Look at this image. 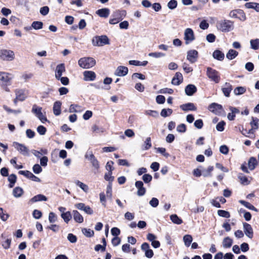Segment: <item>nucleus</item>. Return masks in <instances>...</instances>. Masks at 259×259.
Listing matches in <instances>:
<instances>
[{
    "instance_id": "nucleus-1",
    "label": "nucleus",
    "mask_w": 259,
    "mask_h": 259,
    "mask_svg": "<svg viewBox=\"0 0 259 259\" xmlns=\"http://www.w3.org/2000/svg\"><path fill=\"white\" fill-rule=\"evenodd\" d=\"M216 27L222 32H228L234 29V23L228 20H221L217 22Z\"/></svg>"
},
{
    "instance_id": "nucleus-2",
    "label": "nucleus",
    "mask_w": 259,
    "mask_h": 259,
    "mask_svg": "<svg viewBox=\"0 0 259 259\" xmlns=\"http://www.w3.org/2000/svg\"><path fill=\"white\" fill-rule=\"evenodd\" d=\"M13 78V75L10 73L0 71V81L3 83L4 89L6 92H9V89L7 87V85L11 84V80Z\"/></svg>"
},
{
    "instance_id": "nucleus-3",
    "label": "nucleus",
    "mask_w": 259,
    "mask_h": 259,
    "mask_svg": "<svg viewBox=\"0 0 259 259\" xmlns=\"http://www.w3.org/2000/svg\"><path fill=\"white\" fill-rule=\"evenodd\" d=\"M78 65L82 68L89 69L93 67L96 64L95 60L92 57H83L78 61Z\"/></svg>"
},
{
    "instance_id": "nucleus-4",
    "label": "nucleus",
    "mask_w": 259,
    "mask_h": 259,
    "mask_svg": "<svg viewBox=\"0 0 259 259\" xmlns=\"http://www.w3.org/2000/svg\"><path fill=\"white\" fill-rule=\"evenodd\" d=\"M84 157L85 159H87L91 162L92 167H94L95 170V172H98L100 168V163L93 154L92 151H87L85 154Z\"/></svg>"
},
{
    "instance_id": "nucleus-5",
    "label": "nucleus",
    "mask_w": 259,
    "mask_h": 259,
    "mask_svg": "<svg viewBox=\"0 0 259 259\" xmlns=\"http://www.w3.org/2000/svg\"><path fill=\"white\" fill-rule=\"evenodd\" d=\"M15 59V53L9 49L0 50V59L5 61H12Z\"/></svg>"
},
{
    "instance_id": "nucleus-6",
    "label": "nucleus",
    "mask_w": 259,
    "mask_h": 259,
    "mask_svg": "<svg viewBox=\"0 0 259 259\" xmlns=\"http://www.w3.org/2000/svg\"><path fill=\"white\" fill-rule=\"evenodd\" d=\"M32 112L40 120L42 123L47 121V118L45 114L42 112V108L34 104L32 108Z\"/></svg>"
},
{
    "instance_id": "nucleus-7",
    "label": "nucleus",
    "mask_w": 259,
    "mask_h": 259,
    "mask_svg": "<svg viewBox=\"0 0 259 259\" xmlns=\"http://www.w3.org/2000/svg\"><path fill=\"white\" fill-rule=\"evenodd\" d=\"M109 44V39L106 35L95 36L92 39V44L94 46H103Z\"/></svg>"
},
{
    "instance_id": "nucleus-8",
    "label": "nucleus",
    "mask_w": 259,
    "mask_h": 259,
    "mask_svg": "<svg viewBox=\"0 0 259 259\" xmlns=\"http://www.w3.org/2000/svg\"><path fill=\"white\" fill-rule=\"evenodd\" d=\"M206 75L211 80L215 83H218L220 80L219 72L210 67L207 68Z\"/></svg>"
},
{
    "instance_id": "nucleus-9",
    "label": "nucleus",
    "mask_w": 259,
    "mask_h": 259,
    "mask_svg": "<svg viewBox=\"0 0 259 259\" xmlns=\"http://www.w3.org/2000/svg\"><path fill=\"white\" fill-rule=\"evenodd\" d=\"M195 39L193 30L190 28H186L184 31V39L185 44L188 45L192 42Z\"/></svg>"
},
{
    "instance_id": "nucleus-10",
    "label": "nucleus",
    "mask_w": 259,
    "mask_h": 259,
    "mask_svg": "<svg viewBox=\"0 0 259 259\" xmlns=\"http://www.w3.org/2000/svg\"><path fill=\"white\" fill-rule=\"evenodd\" d=\"M12 146L21 154L24 156L29 155V149L22 144H20L17 142H14L12 144Z\"/></svg>"
},
{
    "instance_id": "nucleus-11",
    "label": "nucleus",
    "mask_w": 259,
    "mask_h": 259,
    "mask_svg": "<svg viewBox=\"0 0 259 259\" xmlns=\"http://www.w3.org/2000/svg\"><path fill=\"white\" fill-rule=\"evenodd\" d=\"M229 16L231 18H237L241 21H244L246 20V16L244 12L240 9L231 11L230 12Z\"/></svg>"
},
{
    "instance_id": "nucleus-12",
    "label": "nucleus",
    "mask_w": 259,
    "mask_h": 259,
    "mask_svg": "<svg viewBox=\"0 0 259 259\" xmlns=\"http://www.w3.org/2000/svg\"><path fill=\"white\" fill-rule=\"evenodd\" d=\"M141 249L145 252V255L147 258H151L154 255L153 250L150 249L149 244L146 242L143 243L141 245Z\"/></svg>"
},
{
    "instance_id": "nucleus-13",
    "label": "nucleus",
    "mask_w": 259,
    "mask_h": 259,
    "mask_svg": "<svg viewBox=\"0 0 259 259\" xmlns=\"http://www.w3.org/2000/svg\"><path fill=\"white\" fill-rule=\"evenodd\" d=\"M16 98L14 100L15 104L17 103V101H23L27 97V95L25 91L22 90H16L15 91Z\"/></svg>"
},
{
    "instance_id": "nucleus-14",
    "label": "nucleus",
    "mask_w": 259,
    "mask_h": 259,
    "mask_svg": "<svg viewBox=\"0 0 259 259\" xmlns=\"http://www.w3.org/2000/svg\"><path fill=\"white\" fill-rule=\"evenodd\" d=\"M198 52L195 50H191L187 52V59L191 63H195L197 59Z\"/></svg>"
},
{
    "instance_id": "nucleus-15",
    "label": "nucleus",
    "mask_w": 259,
    "mask_h": 259,
    "mask_svg": "<svg viewBox=\"0 0 259 259\" xmlns=\"http://www.w3.org/2000/svg\"><path fill=\"white\" fill-rule=\"evenodd\" d=\"M19 173L34 182H40V180L39 178L36 177L32 172L28 170H20L19 171Z\"/></svg>"
},
{
    "instance_id": "nucleus-16",
    "label": "nucleus",
    "mask_w": 259,
    "mask_h": 259,
    "mask_svg": "<svg viewBox=\"0 0 259 259\" xmlns=\"http://www.w3.org/2000/svg\"><path fill=\"white\" fill-rule=\"evenodd\" d=\"M65 72V67L63 63H61L57 65L55 70V76L56 79L59 78Z\"/></svg>"
},
{
    "instance_id": "nucleus-17",
    "label": "nucleus",
    "mask_w": 259,
    "mask_h": 259,
    "mask_svg": "<svg viewBox=\"0 0 259 259\" xmlns=\"http://www.w3.org/2000/svg\"><path fill=\"white\" fill-rule=\"evenodd\" d=\"M135 186L138 189L137 194L139 196H142L145 195L146 189L144 187V184L142 181H137L135 183Z\"/></svg>"
},
{
    "instance_id": "nucleus-18",
    "label": "nucleus",
    "mask_w": 259,
    "mask_h": 259,
    "mask_svg": "<svg viewBox=\"0 0 259 259\" xmlns=\"http://www.w3.org/2000/svg\"><path fill=\"white\" fill-rule=\"evenodd\" d=\"M127 67L123 66H119L116 68L114 74L117 76H124L128 73Z\"/></svg>"
},
{
    "instance_id": "nucleus-19",
    "label": "nucleus",
    "mask_w": 259,
    "mask_h": 259,
    "mask_svg": "<svg viewBox=\"0 0 259 259\" xmlns=\"http://www.w3.org/2000/svg\"><path fill=\"white\" fill-rule=\"evenodd\" d=\"M208 109L214 114H218L221 113L222 106L217 103H213L209 106Z\"/></svg>"
},
{
    "instance_id": "nucleus-20",
    "label": "nucleus",
    "mask_w": 259,
    "mask_h": 259,
    "mask_svg": "<svg viewBox=\"0 0 259 259\" xmlns=\"http://www.w3.org/2000/svg\"><path fill=\"white\" fill-rule=\"evenodd\" d=\"M83 79L86 81H93L96 77L95 73L92 71H85L83 72Z\"/></svg>"
},
{
    "instance_id": "nucleus-21",
    "label": "nucleus",
    "mask_w": 259,
    "mask_h": 259,
    "mask_svg": "<svg viewBox=\"0 0 259 259\" xmlns=\"http://www.w3.org/2000/svg\"><path fill=\"white\" fill-rule=\"evenodd\" d=\"M243 229L245 235L251 239L253 237V230L250 225L246 223H243Z\"/></svg>"
},
{
    "instance_id": "nucleus-22",
    "label": "nucleus",
    "mask_w": 259,
    "mask_h": 259,
    "mask_svg": "<svg viewBox=\"0 0 259 259\" xmlns=\"http://www.w3.org/2000/svg\"><path fill=\"white\" fill-rule=\"evenodd\" d=\"M222 92L224 95L227 97H229L230 96V94L232 90V85L228 82H226L222 89Z\"/></svg>"
},
{
    "instance_id": "nucleus-23",
    "label": "nucleus",
    "mask_w": 259,
    "mask_h": 259,
    "mask_svg": "<svg viewBox=\"0 0 259 259\" xmlns=\"http://www.w3.org/2000/svg\"><path fill=\"white\" fill-rule=\"evenodd\" d=\"M84 110V108L77 104H71L69 108L70 113H80Z\"/></svg>"
},
{
    "instance_id": "nucleus-24",
    "label": "nucleus",
    "mask_w": 259,
    "mask_h": 259,
    "mask_svg": "<svg viewBox=\"0 0 259 259\" xmlns=\"http://www.w3.org/2000/svg\"><path fill=\"white\" fill-rule=\"evenodd\" d=\"M183 80V76L180 72H177L171 80V83L174 85L180 84Z\"/></svg>"
},
{
    "instance_id": "nucleus-25",
    "label": "nucleus",
    "mask_w": 259,
    "mask_h": 259,
    "mask_svg": "<svg viewBox=\"0 0 259 259\" xmlns=\"http://www.w3.org/2000/svg\"><path fill=\"white\" fill-rule=\"evenodd\" d=\"M180 108L185 111H195L196 110V107L193 103H188L184 104L180 106Z\"/></svg>"
},
{
    "instance_id": "nucleus-26",
    "label": "nucleus",
    "mask_w": 259,
    "mask_h": 259,
    "mask_svg": "<svg viewBox=\"0 0 259 259\" xmlns=\"http://www.w3.org/2000/svg\"><path fill=\"white\" fill-rule=\"evenodd\" d=\"M47 200L48 198L45 195L42 194H38L31 198L29 200V202L31 203H34L38 201H46Z\"/></svg>"
},
{
    "instance_id": "nucleus-27",
    "label": "nucleus",
    "mask_w": 259,
    "mask_h": 259,
    "mask_svg": "<svg viewBox=\"0 0 259 259\" xmlns=\"http://www.w3.org/2000/svg\"><path fill=\"white\" fill-rule=\"evenodd\" d=\"M96 14L101 17L107 18L110 14V11L108 8L101 9L97 11Z\"/></svg>"
},
{
    "instance_id": "nucleus-28",
    "label": "nucleus",
    "mask_w": 259,
    "mask_h": 259,
    "mask_svg": "<svg viewBox=\"0 0 259 259\" xmlns=\"http://www.w3.org/2000/svg\"><path fill=\"white\" fill-rule=\"evenodd\" d=\"M72 214L74 221L78 223H81L83 222V218L81 214L77 210L72 211Z\"/></svg>"
},
{
    "instance_id": "nucleus-29",
    "label": "nucleus",
    "mask_w": 259,
    "mask_h": 259,
    "mask_svg": "<svg viewBox=\"0 0 259 259\" xmlns=\"http://www.w3.org/2000/svg\"><path fill=\"white\" fill-rule=\"evenodd\" d=\"M62 103L60 101H56L53 105V113L55 115H59L61 114V106Z\"/></svg>"
},
{
    "instance_id": "nucleus-30",
    "label": "nucleus",
    "mask_w": 259,
    "mask_h": 259,
    "mask_svg": "<svg viewBox=\"0 0 259 259\" xmlns=\"http://www.w3.org/2000/svg\"><path fill=\"white\" fill-rule=\"evenodd\" d=\"M233 243V240L229 237L224 238L222 241L223 247L225 248H228L231 247Z\"/></svg>"
},
{
    "instance_id": "nucleus-31",
    "label": "nucleus",
    "mask_w": 259,
    "mask_h": 259,
    "mask_svg": "<svg viewBox=\"0 0 259 259\" xmlns=\"http://www.w3.org/2000/svg\"><path fill=\"white\" fill-rule=\"evenodd\" d=\"M196 92V88L193 84H189L185 88V93L188 96H192Z\"/></svg>"
},
{
    "instance_id": "nucleus-32",
    "label": "nucleus",
    "mask_w": 259,
    "mask_h": 259,
    "mask_svg": "<svg viewBox=\"0 0 259 259\" xmlns=\"http://www.w3.org/2000/svg\"><path fill=\"white\" fill-rule=\"evenodd\" d=\"M258 121L259 120L258 118L253 117H251V121L250 122L251 129L249 131L248 133H252L253 130H256L258 128Z\"/></svg>"
},
{
    "instance_id": "nucleus-33",
    "label": "nucleus",
    "mask_w": 259,
    "mask_h": 259,
    "mask_svg": "<svg viewBox=\"0 0 259 259\" xmlns=\"http://www.w3.org/2000/svg\"><path fill=\"white\" fill-rule=\"evenodd\" d=\"M245 7L247 9H252L255 10L256 12H259V4L256 3H246L245 4Z\"/></svg>"
},
{
    "instance_id": "nucleus-34",
    "label": "nucleus",
    "mask_w": 259,
    "mask_h": 259,
    "mask_svg": "<svg viewBox=\"0 0 259 259\" xmlns=\"http://www.w3.org/2000/svg\"><path fill=\"white\" fill-rule=\"evenodd\" d=\"M257 164V162L255 158L251 157L248 160V166L250 170H253Z\"/></svg>"
},
{
    "instance_id": "nucleus-35",
    "label": "nucleus",
    "mask_w": 259,
    "mask_h": 259,
    "mask_svg": "<svg viewBox=\"0 0 259 259\" xmlns=\"http://www.w3.org/2000/svg\"><path fill=\"white\" fill-rule=\"evenodd\" d=\"M23 192V190L21 188L17 187L13 189V195L16 198H19L22 196Z\"/></svg>"
},
{
    "instance_id": "nucleus-36",
    "label": "nucleus",
    "mask_w": 259,
    "mask_h": 259,
    "mask_svg": "<svg viewBox=\"0 0 259 259\" xmlns=\"http://www.w3.org/2000/svg\"><path fill=\"white\" fill-rule=\"evenodd\" d=\"M238 54V53L236 51L230 49L226 54V57L229 60H233L237 56Z\"/></svg>"
},
{
    "instance_id": "nucleus-37",
    "label": "nucleus",
    "mask_w": 259,
    "mask_h": 259,
    "mask_svg": "<svg viewBox=\"0 0 259 259\" xmlns=\"http://www.w3.org/2000/svg\"><path fill=\"white\" fill-rule=\"evenodd\" d=\"M75 184L78 186L81 189H82L85 193H88L89 192V187L85 184L78 181L76 180L75 181Z\"/></svg>"
},
{
    "instance_id": "nucleus-38",
    "label": "nucleus",
    "mask_w": 259,
    "mask_h": 259,
    "mask_svg": "<svg viewBox=\"0 0 259 259\" xmlns=\"http://www.w3.org/2000/svg\"><path fill=\"white\" fill-rule=\"evenodd\" d=\"M213 170L212 166H209L208 168L204 169L202 170V175L204 177L211 176V172Z\"/></svg>"
},
{
    "instance_id": "nucleus-39",
    "label": "nucleus",
    "mask_w": 259,
    "mask_h": 259,
    "mask_svg": "<svg viewBox=\"0 0 259 259\" xmlns=\"http://www.w3.org/2000/svg\"><path fill=\"white\" fill-rule=\"evenodd\" d=\"M117 15V13L115 11L112 14V18L109 20V23L111 24H115L118 23L121 20V18L119 16H116Z\"/></svg>"
},
{
    "instance_id": "nucleus-40",
    "label": "nucleus",
    "mask_w": 259,
    "mask_h": 259,
    "mask_svg": "<svg viewBox=\"0 0 259 259\" xmlns=\"http://www.w3.org/2000/svg\"><path fill=\"white\" fill-rule=\"evenodd\" d=\"M239 202L250 210H254L255 211H257V209L253 205L247 201L240 200L239 201Z\"/></svg>"
},
{
    "instance_id": "nucleus-41",
    "label": "nucleus",
    "mask_w": 259,
    "mask_h": 259,
    "mask_svg": "<svg viewBox=\"0 0 259 259\" xmlns=\"http://www.w3.org/2000/svg\"><path fill=\"white\" fill-rule=\"evenodd\" d=\"M61 217L67 224L68 223L72 218L71 212L69 211H66L65 213H61Z\"/></svg>"
},
{
    "instance_id": "nucleus-42",
    "label": "nucleus",
    "mask_w": 259,
    "mask_h": 259,
    "mask_svg": "<svg viewBox=\"0 0 259 259\" xmlns=\"http://www.w3.org/2000/svg\"><path fill=\"white\" fill-rule=\"evenodd\" d=\"M193 240V238L191 235H185L183 237V241L185 244V245L187 247H189L191 243H192Z\"/></svg>"
},
{
    "instance_id": "nucleus-43",
    "label": "nucleus",
    "mask_w": 259,
    "mask_h": 259,
    "mask_svg": "<svg viewBox=\"0 0 259 259\" xmlns=\"http://www.w3.org/2000/svg\"><path fill=\"white\" fill-rule=\"evenodd\" d=\"M214 58L218 60H223L224 58V54L220 51L216 50L213 53Z\"/></svg>"
},
{
    "instance_id": "nucleus-44",
    "label": "nucleus",
    "mask_w": 259,
    "mask_h": 259,
    "mask_svg": "<svg viewBox=\"0 0 259 259\" xmlns=\"http://www.w3.org/2000/svg\"><path fill=\"white\" fill-rule=\"evenodd\" d=\"M238 178L240 180V183L242 185H247L250 182V181L248 179V178L246 176L242 174H240L238 176Z\"/></svg>"
},
{
    "instance_id": "nucleus-45",
    "label": "nucleus",
    "mask_w": 259,
    "mask_h": 259,
    "mask_svg": "<svg viewBox=\"0 0 259 259\" xmlns=\"http://www.w3.org/2000/svg\"><path fill=\"white\" fill-rule=\"evenodd\" d=\"M171 221L176 224L180 225L183 223L182 219L179 218L176 214H172L170 217Z\"/></svg>"
},
{
    "instance_id": "nucleus-46",
    "label": "nucleus",
    "mask_w": 259,
    "mask_h": 259,
    "mask_svg": "<svg viewBox=\"0 0 259 259\" xmlns=\"http://www.w3.org/2000/svg\"><path fill=\"white\" fill-rule=\"evenodd\" d=\"M251 48L253 50H257L259 47V39H252L250 41Z\"/></svg>"
},
{
    "instance_id": "nucleus-47",
    "label": "nucleus",
    "mask_w": 259,
    "mask_h": 259,
    "mask_svg": "<svg viewBox=\"0 0 259 259\" xmlns=\"http://www.w3.org/2000/svg\"><path fill=\"white\" fill-rule=\"evenodd\" d=\"M57 215L53 212H50L49 214V221L50 223H54L57 221Z\"/></svg>"
},
{
    "instance_id": "nucleus-48",
    "label": "nucleus",
    "mask_w": 259,
    "mask_h": 259,
    "mask_svg": "<svg viewBox=\"0 0 259 259\" xmlns=\"http://www.w3.org/2000/svg\"><path fill=\"white\" fill-rule=\"evenodd\" d=\"M172 110L171 109H163L160 113L161 116L166 117L171 114Z\"/></svg>"
},
{
    "instance_id": "nucleus-49",
    "label": "nucleus",
    "mask_w": 259,
    "mask_h": 259,
    "mask_svg": "<svg viewBox=\"0 0 259 259\" xmlns=\"http://www.w3.org/2000/svg\"><path fill=\"white\" fill-rule=\"evenodd\" d=\"M246 91L245 88L239 87L236 88L234 90V93L236 95H240L244 93Z\"/></svg>"
},
{
    "instance_id": "nucleus-50",
    "label": "nucleus",
    "mask_w": 259,
    "mask_h": 259,
    "mask_svg": "<svg viewBox=\"0 0 259 259\" xmlns=\"http://www.w3.org/2000/svg\"><path fill=\"white\" fill-rule=\"evenodd\" d=\"M145 114L154 118H157L158 116V112L155 110H147L145 111Z\"/></svg>"
},
{
    "instance_id": "nucleus-51",
    "label": "nucleus",
    "mask_w": 259,
    "mask_h": 259,
    "mask_svg": "<svg viewBox=\"0 0 259 259\" xmlns=\"http://www.w3.org/2000/svg\"><path fill=\"white\" fill-rule=\"evenodd\" d=\"M83 234L88 237H90L93 236L94 234V232L93 230L90 229H83L82 230Z\"/></svg>"
},
{
    "instance_id": "nucleus-52",
    "label": "nucleus",
    "mask_w": 259,
    "mask_h": 259,
    "mask_svg": "<svg viewBox=\"0 0 259 259\" xmlns=\"http://www.w3.org/2000/svg\"><path fill=\"white\" fill-rule=\"evenodd\" d=\"M104 179L109 182V183L111 184V182L113 181L114 178L112 176V171H108L104 176Z\"/></svg>"
},
{
    "instance_id": "nucleus-53",
    "label": "nucleus",
    "mask_w": 259,
    "mask_h": 259,
    "mask_svg": "<svg viewBox=\"0 0 259 259\" xmlns=\"http://www.w3.org/2000/svg\"><path fill=\"white\" fill-rule=\"evenodd\" d=\"M9 215L3 209L0 207V218L3 221H6L8 220Z\"/></svg>"
},
{
    "instance_id": "nucleus-54",
    "label": "nucleus",
    "mask_w": 259,
    "mask_h": 259,
    "mask_svg": "<svg viewBox=\"0 0 259 259\" xmlns=\"http://www.w3.org/2000/svg\"><path fill=\"white\" fill-rule=\"evenodd\" d=\"M148 56L155 58H160L164 57L165 54L161 52H154L150 53L148 54Z\"/></svg>"
},
{
    "instance_id": "nucleus-55",
    "label": "nucleus",
    "mask_w": 259,
    "mask_h": 259,
    "mask_svg": "<svg viewBox=\"0 0 259 259\" xmlns=\"http://www.w3.org/2000/svg\"><path fill=\"white\" fill-rule=\"evenodd\" d=\"M43 24L40 21H34L31 25L32 28L34 29H40L42 27Z\"/></svg>"
},
{
    "instance_id": "nucleus-56",
    "label": "nucleus",
    "mask_w": 259,
    "mask_h": 259,
    "mask_svg": "<svg viewBox=\"0 0 259 259\" xmlns=\"http://www.w3.org/2000/svg\"><path fill=\"white\" fill-rule=\"evenodd\" d=\"M218 214L219 216L225 218H229L230 217L229 212L224 210H219L218 211Z\"/></svg>"
},
{
    "instance_id": "nucleus-57",
    "label": "nucleus",
    "mask_w": 259,
    "mask_h": 259,
    "mask_svg": "<svg viewBox=\"0 0 259 259\" xmlns=\"http://www.w3.org/2000/svg\"><path fill=\"white\" fill-rule=\"evenodd\" d=\"M32 170L35 174H39L42 171V169L38 164H35L33 165Z\"/></svg>"
},
{
    "instance_id": "nucleus-58",
    "label": "nucleus",
    "mask_w": 259,
    "mask_h": 259,
    "mask_svg": "<svg viewBox=\"0 0 259 259\" xmlns=\"http://www.w3.org/2000/svg\"><path fill=\"white\" fill-rule=\"evenodd\" d=\"M177 6V2L176 0H170L167 4V7L170 10L175 9Z\"/></svg>"
},
{
    "instance_id": "nucleus-59",
    "label": "nucleus",
    "mask_w": 259,
    "mask_h": 259,
    "mask_svg": "<svg viewBox=\"0 0 259 259\" xmlns=\"http://www.w3.org/2000/svg\"><path fill=\"white\" fill-rule=\"evenodd\" d=\"M39 12L42 15L46 16L49 12V8L48 6L42 7L40 9Z\"/></svg>"
},
{
    "instance_id": "nucleus-60",
    "label": "nucleus",
    "mask_w": 259,
    "mask_h": 259,
    "mask_svg": "<svg viewBox=\"0 0 259 259\" xmlns=\"http://www.w3.org/2000/svg\"><path fill=\"white\" fill-rule=\"evenodd\" d=\"M156 101L157 104H163L165 101V98L162 95H158L156 98Z\"/></svg>"
},
{
    "instance_id": "nucleus-61",
    "label": "nucleus",
    "mask_w": 259,
    "mask_h": 259,
    "mask_svg": "<svg viewBox=\"0 0 259 259\" xmlns=\"http://www.w3.org/2000/svg\"><path fill=\"white\" fill-rule=\"evenodd\" d=\"M113 164L114 162L112 161H108L105 166L106 169L108 171H112V170L114 169L113 167Z\"/></svg>"
},
{
    "instance_id": "nucleus-62",
    "label": "nucleus",
    "mask_w": 259,
    "mask_h": 259,
    "mask_svg": "<svg viewBox=\"0 0 259 259\" xmlns=\"http://www.w3.org/2000/svg\"><path fill=\"white\" fill-rule=\"evenodd\" d=\"M46 128L42 125H39L37 127V132L40 135H44L46 134Z\"/></svg>"
},
{
    "instance_id": "nucleus-63",
    "label": "nucleus",
    "mask_w": 259,
    "mask_h": 259,
    "mask_svg": "<svg viewBox=\"0 0 259 259\" xmlns=\"http://www.w3.org/2000/svg\"><path fill=\"white\" fill-rule=\"evenodd\" d=\"M152 177L149 174H145L142 177V179L146 183H148L151 181Z\"/></svg>"
},
{
    "instance_id": "nucleus-64",
    "label": "nucleus",
    "mask_w": 259,
    "mask_h": 259,
    "mask_svg": "<svg viewBox=\"0 0 259 259\" xmlns=\"http://www.w3.org/2000/svg\"><path fill=\"white\" fill-rule=\"evenodd\" d=\"M149 204L151 206L156 207L158 205L159 201L156 198H152L149 201Z\"/></svg>"
}]
</instances>
